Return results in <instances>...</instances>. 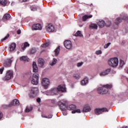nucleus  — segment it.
<instances>
[{
    "instance_id": "473e14b6",
    "label": "nucleus",
    "mask_w": 128,
    "mask_h": 128,
    "mask_svg": "<svg viewBox=\"0 0 128 128\" xmlns=\"http://www.w3.org/2000/svg\"><path fill=\"white\" fill-rule=\"evenodd\" d=\"M36 52V48H32L31 50H30V54H34Z\"/></svg>"
},
{
    "instance_id": "a211bd4d",
    "label": "nucleus",
    "mask_w": 128,
    "mask_h": 128,
    "mask_svg": "<svg viewBox=\"0 0 128 128\" xmlns=\"http://www.w3.org/2000/svg\"><path fill=\"white\" fill-rule=\"evenodd\" d=\"M20 60L26 62H30V58L27 56H22L20 58Z\"/></svg>"
},
{
    "instance_id": "dca6fc26",
    "label": "nucleus",
    "mask_w": 128,
    "mask_h": 128,
    "mask_svg": "<svg viewBox=\"0 0 128 128\" xmlns=\"http://www.w3.org/2000/svg\"><path fill=\"white\" fill-rule=\"evenodd\" d=\"M12 60L7 59L4 62V66H10V64H12Z\"/></svg>"
},
{
    "instance_id": "ddd939ff",
    "label": "nucleus",
    "mask_w": 128,
    "mask_h": 128,
    "mask_svg": "<svg viewBox=\"0 0 128 128\" xmlns=\"http://www.w3.org/2000/svg\"><path fill=\"white\" fill-rule=\"evenodd\" d=\"M110 70H112V69L108 68L106 70L100 73V76H104L108 75V74H110Z\"/></svg>"
},
{
    "instance_id": "f3484780",
    "label": "nucleus",
    "mask_w": 128,
    "mask_h": 128,
    "mask_svg": "<svg viewBox=\"0 0 128 128\" xmlns=\"http://www.w3.org/2000/svg\"><path fill=\"white\" fill-rule=\"evenodd\" d=\"M32 68L34 72H38V68L36 65V62H34L32 63Z\"/></svg>"
},
{
    "instance_id": "8fccbe9b",
    "label": "nucleus",
    "mask_w": 128,
    "mask_h": 128,
    "mask_svg": "<svg viewBox=\"0 0 128 128\" xmlns=\"http://www.w3.org/2000/svg\"><path fill=\"white\" fill-rule=\"evenodd\" d=\"M62 114H64V116H66V114H68V113L66 112L63 110Z\"/></svg>"
},
{
    "instance_id": "09e8293b",
    "label": "nucleus",
    "mask_w": 128,
    "mask_h": 128,
    "mask_svg": "<svg viewBox=\"0 0 128 128\" xmlns=\"http://www.w3.org/2000/svg\"><path fill=\"white\" fill-rule=\"evenodd\" d=\"M21 33H22V31L20 30H17L18 34H20Z\"/></svg>"
},
{
    "instance_id": "c756f323",
    "label": "nucleus",
    "mask_w": 128,
    "mask_h": 128,
    "mask_svg": "<svg viewBox=\"0 0 128 128\" xmlns=\"http://www.w3.org/2000/svg\"><path fill=\"white\" fill-rule=\"evenodd\" d=\"M7 2L8 1H6V0H0V4H2L3 6H5L6 5Z\"/></svg>"
},
{
    "instance_id": "4468645a",
    "label": "nucleus",
    "mask_w": 128,
    "mask_h": 128,
    "mask_svg": "<svg viewBox=\"0 0 128 128\" xmlns=\"http://www.w3.org/2000/svg\"><path fill=\"white\" fill-rule=\"evenodd\" d=\"M38 66L40 68H42L44 66V60L42 58H39L38 60Z\"/></svg>"
},
{
    "instance_id": "aec40b11",
    "label": "nucleus",
    "mask_w": 128,
    "mask_h": 128,
    "mask_svg": "<svg viewBox=\"0 0 128 128\" xmlns=\"http://www.w3.org/2000/svg\"><path fill=\"white\" fill-rule=\"evenodd\" d=\"M80 84L82 86H86L88 84V78H84L81 81Z\"/></svg>"
},
{
    "instance_id": "f257e3e1",
    "label": "nucleus",
    "mask_w": 128,
    "mask_h": 128,
    "mask_svg": "<svg viewBox=\"0 0 128 128\" xmlns=\"http://www.w3.org/2000/svg\"><path fill=\"white\" fill-rule=\"evenodd\" d=\"M66 92V85H60L58 86V88H54L53 89H50L48 91V95L50 94L51 96H55L58 94V92Z\"/></svg>"
},
{
    "instance_id": "7c9ffc66",
    "label": "nucleus",
    "mask_w": 128,
    "mask_h": 128,
    "mask_svg": "<svg viewBox=\"0 0 128 128\" xmlns=\"http://www.w3.org/2000/svg\"><path fill=\"white\" fill-rule=\"evenodd\" d=\"M60 46L57 48L55 50H54V53H55V56H58V54H60Z\"/></svg>"
},
{
    "instance_id": "f704fd0d",
    "label": "nucleus",
    "mask_w": 128,
    "mask_h": 128,
    "mask_svg": "<svg viewBox=\"0 0 128 128\" xmlns=\"http://www.w3.org/2000/svg\"><path fill=\"white\" fill-rule=\"evenodd\" d=\"M90 28H95L96 30H98V25L96 24H93L90 26Z\"/></svg>"
},
{
    "instance_id": "ea45409f",
    "label": "nucleus",
    "mask_w": 128,
    "mask_h": 128,
    "mask_svg": "<svg viewBox=\"0 0 128 128\" xmlns=\"http://www.w3.org/2000/svg\"><path fill=\"white\" fill-rule=\"evenodd\" d=\"M76 112H78V114H80L81 112L80 110L78 109L77 110L72 111V114H76Z\"/></svg>"
},
{
    "instance_id": "4d7b16f0",
    "label": "nucleus",
    "mask_w": 128,
    "mask_h": 128,
    "mask_svg": "<svg viewBox=\"0 0 128 128\" xmlns=\"http://www.w3.org/2000/svg\"><path fill=\"white\" fill-rule=\"evenodd\" d=\"M110 26V25L107 26Z\"/></svg>"
},
{
    "instance_id": "13d9d810",
    "label": "nucleus",
    "mask_w": 128,
    "mask_h": 128,
    "mask_svg": "<svg viewBox=\"0 0 128 128\" xmlns=\"http://www.w3.org/2000/svg\"><path fill=\"white\" fill-rule=\"evenodd\" d=\"M82 26H80V28H82Z\"/></svg>"
},
{
    "instance_id": "bb28decb",
    "label": "nucleus",
    "mask_w": 128,
    "mask_h": 128,
    "mask_svg": "<svg viewBox=\"0 0 128 128\" xmlns=\"http://www.w3.org/2000/svg\"><path fill=\"white\" fill-rule=\"evenodd\" d=\"M92 18V15H90V16L85 15L83 16L82 18H83V20L84 22H86V20L88 18Z\"/></svg>"
},
{
    "instance_id": "f03ea898",
    "label": "nucleus",
    "mask_w": 128,
    "mask_h": 128,
    "mask_svg": "<svg viewBox=\"0 0 128 128\" xmlns=\"http://www.w3.org/2000/svg\"><path fill=\"white\" fill-rule=\"evenodd\" d=\"M112 88V84H106L102 87H99L97 90L98 92L100 94H108V90H110Z\"/></svg>"
},
{
    "instance_id": "5fc2aeb1",
    "label": "nucleus",
    "mask_w": 128,
    "mask_h": 128,
    "mask_svg": "<svg viewBox=\"0 0 128 128\" xmlns=\"http://www.w3.org/2000/svg\"><path fill=\"white\" fill-rule=\"evenodd\" d=\"M42 118H48V116H45L44 115H42Z\"/></svg>"
},
{
    "instance_id": "39448f33",
    "label": "nucleus",
    "mask_w": 128,
    "mask_h": 128,
    "mask_svg": "<svg viewBox=\"0 0 128 128\" xmlns=\"http://www.w3.org/2000/svg\"><path fill=\"white\" fill-rule=\"evenodd\" d=\"M66 104H68V100H62L58 102V106L62 110H65L66 108Z\"/></svg>"
},
{
    "instance_id": "49530a36",
    "label": "nucleus",
    "mask_w": 128,
    "mask_h": 128,
    "mask_svg": "<svg viewBox=\"0 0 128 128\" xmlns=\"http://www.w3.org/2000/svg\"><path fill=\"white\" fill-rule=\"evenodd\" d=\"M52 104H56V99H53L52 100Z\"/></svg>"
},
{
    "instance_id": "1a4fd4ad",
    "label": "nucleus",
    "mask_w": 128,
    "mask_h": 128,
    "mask_svg": "<svg viewBox=\"0 0 128 128\" xmlns=\"http://www.w3.org/2000/svg\"><path fill=\"white\" fill-rule=\"evenodd\" d=\"M13 72L12 70H9L6 73V74L4 77V80H10V78H13Z\"/></svg>"
},
{
    "instance_id": "4be33fe9",
    "label": "nucleus",
    "mask_w": 128,
    "mask_h": 128,
    "mask_svg": "<svg viewBox=\"0 0 128 128\" xmlns=\"http://www.w3.org/2000/svg\"><path fill=\"white\" fill-rule=\"evenodd\" d=\"M123 20H126L124 18H122V17H119L118 18H116L115 20V24H120L122 22Z\"/></svg>"
},
{
    "instance_id": "864d4df0",
    "label": "nucleus",
    "mask_w": 128,
    "mask_h": 128,
    "mask_svg": "<svg viewBox=\"0 0 128 128\" xmlns=\"http://www.w3.org/2000/svg\"><path fill=\"white\" fill-rule=\"evenodd\" d=\"M20 2H26V0H20Z\"/></svg>"
},
{
    "instance_id": "de8ad7c7",
    "label": "nucleus",
    "mask_w": 128,
    "mask_h": 128,
    "mask_svg": "<svg viewBox=\"0 0 128 128\" xmlns=\"http://www.w3.org/2000/svg\"><path fill=\"white\" fill-rule=\"evenodd\" d=\"M2 112L0 111V120H2Z\"/></svg>"
},
{
    "instance_id": "f8f14e48",
    "label": "nucleus",
    "mask_w": 128,
    "mask_h": 128,
    "mask_svg": "<svg viewBox=\"0 0 128 128\" xmlns=\"http://www.w3.org/2000/svg\"><path fill=\"white\" fill-rule=\"evenodd\" d=\"M46 30L48 32H54V26L52 24H49L46 26Z\"/></svg>"
},
{
    "instance_id": "58836bf2",
    "label": "nucleus",
    "mask_w": 128,
    "mask_h": 128,
    "mask_svg": "<svg viewBox=\"0 0 128 128\" xmlns=\"http://www.w3.org/2000/svg\"><path fill=\"white\" fill-rule=\"evenodd\" d=\"M110 44H112V43L110 42H108V44H106L104 46V48H108Z\"/></svg>"
},
{
    "instance_id": "9d476101",
    "label": "nucleus",
    "mask_w": 128,
    "mask_h": 128,
    "mask_svg": "<svg viewBox=\"0 0 128 128\" xmlns=\"http://www.w3.org/2000/svg\"><path fill=\"white\" fill-rule=\"evenodd\" d=\"M31 98H34V96H36L38 94V88H32L31 90Z\"/></svg>"
},
{
    "instance_id": "423d86ee",
    "label": "nucleus",
    "mask_w": 128,
    "mask_h": 128,
    "mask_svg": "<svg viewBox=\"0 0 128 128\" xmlns=\"http://www.w3.org/2000/svg\"><path fill=\"white\" fill-rule=\"evenodd\" d=\"M108 112V108H97L94 110V112L97 116H100V114H102V112Z\"/></svg>"
},
{
    "instance_id": "37998d69",
    "label": "nucleus",
    "mask_w": 128,
    "mask_h": 128,
    "mask_svg": "<svg viewBox=\"0 0 128 128\" xmlns=\"http://www.w3.org/2000/svg\"><path fill=\"white\" fill-rule=\"evenodd\" d=\"M102 50H96V54H97V56H98V54H102Z\"/></svg>"
},
{
    "instance_id": "603ef678",
    "label": "nucleus",
    "mask_w": 128,
    "mask_h": 128,
    "mask_svg": "<svg viewBox=\"0 0 128 128\" xmlns=\"http://www.w3.org/2000/svg\"><path fill=\"white\" fill-rule=\"evenodd\" d=\"M52 118V114H49L48 118Z\"/></svg>"
},
{
    "instance_id": "7ed1b4c3",
    "label": "nucleus",
    "mask_w": 128,
    "mask_h": 128,
    "mask_svg": "<svg viewBox=\"0 0 128 128\" xmlns=\"http://www.w3.org/2000/svg\"><path fill=\"white\" fill-rule=\"evenodd\" d=\"M108 64L112 68H116L118 66V58H110L108 60Z\"/></svg>"
},
{
    "instance_id": "4c0bfd02",
    "label": "nucleus",
    "mask_w": 128,
    "mask_h": 128,
    "mask_svg": "<svg viewBox=\"0 0 128 128\" xmlns=\"http://www.w3.org/2000/svg\"><path fill=\"white\" fill-rule=\"evenodd\" d=\"M73 78H76V80H78V78H80V76L79 74H74L73 75Z\"/></svg>"
},
{
    "instance_id": "2eb2a0df",
    "label": "nucleus",
    "mask_w": 128,
    "mask_h": 128,
    "mask_svg": "<svg viewBox=\"0 0 128 128\" xmlns=\"http://www.w3.org/2000/svg\"><path fill=\"white\" fill-rule=\"evenodd\" d=\"M20 106V101L17 99H14L9 104V106Z\"/></svg>"
},
{
    "instance_id": "3c124183",
    "label": "nucleus",
    "mask_w": 128,
    "mask_h": 128,
    "mask_svg": "<svg viewBox=\"0 0 128 128\" xmlns=\"http://www.w3.org/2000/svg\"><path fill=\"white\" fill-rule=\"evenodd\" d=\"M36 100H37V102L40 103V102L42 100H41L40 98H37Z\"/></svg>"
},
{
    "instance_id": "412c9836",
    "label": "nucleus",
    "mask_w": 128,
    "mask_h": 128,
    "mask_svg": "<svg viewBox=\"0 0 128 128\" xmlns=\"http://www.w3.org/2000/svg\"><path fill=\"white\" fill-rule=\"evenodd\" d=\"M66 108L68 110H74L76 108V107L74 104H71L67 106Z\"/></svg>"
},
{
    "instance_id": "c03bdc74",
    "label": "nucleus",
    "mask_w": 128,
    "mask_h": 128,
    "mask_svg": "<svg viewBox=\"0 0 128 128\" xmlns=\"http://www.w3.org/2000/svg\"><path fill=\"white\" fill-rule=\"evenodd\" d=\"M8 36H10V34H8L6 36H5L3 39H2L1 40L2 42H4V40H6V38H8Z\"/></svg>"
},
{
    "instance_id": "a878e982",
    "label": "nucleus",
    "mask_w": 128,
    "mask_h": 128,
    "mask_svg": "<svg viewBox=\"0 0 128 128\" xmlns=\"http://www.w3.org/2000/svg\"><path fill=\"white\" fill-rule=\"evenodd\" d=\"M56 62H58V60L56 58H54L50 62V64L52 66H53L56 64Z\"/></svg>"
},
{
    "instance_id": "9b49d317",
    "label": "nucleus",
    "mask_w": 128,
    "mask_h": 128,
    "mask_svg": "<svg viewBox=\"0 0 128 128\" xmlns=\"http://www.w3.org/2000/svg\"><path fill=\"white\" fill-rule=\"evenodd\" d=\"M32 30H41L42 28V25L40 24H34L32 26Z\"/></svg>"
},
{
    "instance_id": "a18cd8bd",
    "label": "nucleus",
    "mask_w": 128,
    "mask_h": 128,
    "mask_svg": "<svg viewBox=\"0 0 128 128\" xmlns=\"http://www.w3.org/2000/svg\"><path fill=\"white\" fill-rule=\"evenodd\" d=\"M4 70V67H2V68H0V74H2Z\"/></svg>"
},
{
    "instance_id": "b1692460",
    "label": "nucleus",
    "mask_w": 128,
    "mask_h": 128,
    "mask_svg": "<svg viewBox=\"0 0 128 128\" xmlns=\"http://www.w3.org/2000/svg\"><path fill=\"white\" fill-rule=\"evenodd\" d=\"M98 26H100V28H104V26H106V22H104V21L102 20L99 21L98 22Z\"/></svg>"
},
{
    "instance_id": "c9c22d12",
    "label": "nucleus",
    "mask_w": 128,
    "mask_h": 128,
    "mask_svg": "<svg viewBox=\"0 0 128 128\" xmlns=\"http://www.w3.org/2000/svg\"><path fill=\"white\" fill-rule=\"evenodd\" d=\"M38 6H32L30 7V10L32 12H36L38 9Z\"/></svg>"
},
{
    "instance_id": "6e6d98bb",
    "label": "nucleus",
    "mask_w": 128,
    "mask_h": 128,
    "mask_svg": "<svg viewBox=\"0 0 128 128\" xmlns=\"http://www.w3.org/2000/svg\"><path fill=\"white\" fill-rule=\"evenodd\" d=\"M128 126H124L122 128H127Z\"/></svg>"
},
{
    "instance_id": "72a5a7b5",
    "label": "nucleus",
    "mask_w": 128,
    "mask_h": 128,
    "mask_svg": "<svg viewBox=\"0 0 128 128\" xmlns=\"http://www.w3.org/2000/svg\"><path fill=\"white\" fill-rule=\"evenodd\" d=\"M76 36H82V34L80 31H78L75 34Z\"/></svg>"
},
{
    "instance_id": "e433bc0d",
    "label": "nucleus",
    "mask_w": 128,
    "mask_h": 128,
    "mask_svg": "<svg viewBox=\"0 0 128 128\" xmlns=\"http://www.w3.org/2000/svg\"><path fill=\"white\" fill-rule=\"evenodd\" d=\"M50 46V42H46V43L42 45V48H48Z\"/></svg>"
},
{
    "instance_id": "cd10ccee",
    "label": "nucleus",
    "mask_w": 128,
    "mask_h": 128,
    "mask_svg": "<svg viewBox=\"0 0 128 128\" xmlns=\"http://www.w3.org/2000/svg\"><path fill=\"white\" fill-rule=\"evenodd\" d=\"M28 46H30V44L28 43V42H26L24 45H22V48L23 50H24Z\"/></svg>"
},
{
    "instance_id": "c85d7f7f",
    "label": "nucleus",
    "mask_w": 128,
    "mask_h": 128,
    "mask_svg": "<svg viewBox=\"0 0 128 128\" xmlns=\"http://www.w3.org/2000/svg\"><path fill=\"white\" fill-rule=\"evenodd\" d=\"M32 110V106H28L25 110L26 112H30Z\"/></svg>"
},
{
    "instance_id": "20e7f679",
    "label": "nucleus",
    "mask_w": 128,
    "mask_h": 128,
    "mask_svg": "<svg viewBox=\"0 0 128 128\" xmlns=\"http://www.w3.org/2000/svg\"><path fill=\"white\" fill-rule=\"evenodd\" d=\"M40 80V75L38 74H34L32 75L31 80V84H35L36 86L38 84V80Z\"/></svg>"
},
{
    "instance_id": "5701e85b",
    "label": "nucleus",
    "mask_w": 128,
    "mask_h": 128,
    "mask_svg": "<svg viewBox=\"0 0 128 128\" xmlns=\"http://www.w3.org/2000/svg\"><path fill=\"white\" fill-rule=\"evenodd\" d=\"M92 110V108L90 106H86L83 108V112H90Z\"/></svg>"
},
{
    "instance_id": "0eeeda50",
    "label": "nucleus",
    "mask_w": 128,
    "mask_h": 128,
    "mask_svg": "<svg viewBox=\"0 0 128 128\" xmlns=\"http://www.w3.org/2000/svg\"><path fill=\"white\" fill-rule=\"evenodd\" d=\"M50 79L48 78H44L42 82V86L44 87V88L45 90H46L48 88V86H50Z\"/></svg>"
},
{
    "instance_id": "393cba45",
    "label": "nucleus",
    "mask_w": 128,
    "mask_h": 128,
    "mask_svg": "<svg viewBox=\"0 0 128 128\" xmlns=\"http://www.w3.org/2000/svg\"><path fill=\"white\" fill-rule=\"evenodd\" d=\"M16 44L15 43L12 44L10 46V52H14V50H16Z\"/></svg>"
},
{
    "instance_id": "6ab92c4d",
    "label": "nucleus",
    "mask_w": 128,
    "mask_h": 128,
    "mask_svg": "<svg viewBox=\"0 0 128 128\" xmlns=\"http://www.w3.org/2000/svg\"><path fill=\"white\" fill-rule=\"evenodd\" d=\"M10 18V14H6L2 18V20L4 22H6V20H8Z\"/></svg>"
},
{
    "instance_id": "79ce46f5",
    "label": "nucleus",
    "mask_w": 128,
    "mask_h": 128,
    "mask_svg": "<svg viewBox=\"0 0 128 128\" xmlns=\"http://www.w3.org/2000/svg\"><path fill=\"white\" fill-rule=\"evenodd\" d=\"M11 106H10V104L6 105V104H4L2 106V108H10Z\"/></svg>"
},
{
    "instance_id": "6e6552de",
    "label": "nucleus",
    "mask_w": 128,
    "mask_h": 128,
    "mask_svg": "<svg viewBox=\"0 0 128 128\" xmlns=\"http://www.w3.org/2000/svg\"><path fill=\"white\" fill-rule=\"evenodd\" d=\"M64 46L67 50H70L72 48V41L70 40H66L64 42Z\"/></svg>"
},
{
    "instance_id": "a19ab883",
    "label": "nucleus",
    "mask_w": 128,
    "mask_h": 128,
    "mask_svg": "<svg viewBox=\"0 0 128 128\" xmlns=\"http://www.w3.org/2000/svg\"><path fill=\"white\" fill-rule=\"evenodd\" d=\"M83 64H84L83 62H80L77 64V66L78 68H80V66H82Z\"/></svg>"
},
{
    "instance_id": "2f4dec72",
    "label": "nucleus",
    "mask_w": 128,
    "mask_h": 128,
    "mask_svg": "<svg viewBox=\"0 0 128 128\" xmlns=\"http://www.w3.org/2000/svg\"><path fill=\"white\" fill-rule=\"evenodd\" d=\"M124 64H126V62H124V61L122 60H120L119 67L122 68L124 66Z\"/></svg>"
}]
</instances>
